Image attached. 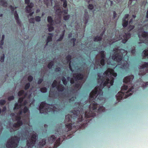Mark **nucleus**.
<instances>
[{
    "label": "nucleus",
    "instance_id": "nucleus-6",
    "mask_svg": "<svg viewBox=\"0 0 148 148\" xmlns=\"http://www.w3.org/2000/svg\"><path fill=\"white\" fill-rule=\"evenodd\" d=\"M47 103L45 102H42L39 106V110L41 113L44 114L45 113H47L48 112H50L49 110V107L47 108L46 106Z\"/></svg>",
    "mask_w": 148,
    "mask_h": 148
},
{
    "label": "nucleus",
    "instance_id": "nucleus-25",
    "mask_svg": "<svg viewBox=\"0 0 148 148\" xmlns=\"http://www.w3.org/2000/svg\"><path fill=\"white\" fill-rule=\"evenodd\" d=\"M102 38L101 36H97L94 37L93 40L95 42H98L101 40Z\"/></svg>",
    "mask_w": 148,
    "mask_h": 148
},
{
    "label": "nucleus",
    "instance_id": "nucleus-56",
    "mask_svg": "<svg viewBox=\"0 0 148 148\" xmlns=\"http://www.w3.org/2000/svg\"><path fill=\"white\" fill-rule=\"evenodd\" d=\"M42 79H39L38 81V84H40L43 81Z\"/></svg>",
    "mask_w": 148,
    "mask_h": 148
},
{
    "label": "nucleus",
    "instance_id": "nucleus-51",
    "mask_svg": "<svg viewBox=\"0 0 148 148\" xmlns=\"http://www.w3.org/2000/svg\"><path fill=\"white\" fill-rule=\"evenodd\" d=\"M88 8L90 10H92L93 8V6L92 4H89L88 6Z\"/></svg>",
    "mask_w": 148,
    "mask_h": 148
},
{
    "label": "nucleus",
    "instance_id": "nucleus-45",
    "mask_svg": "<svg viewBox=\"0 0 148 148\" xmlns=\"http://www.w3.org/2000/svg\"><path fill=\"white\" fill-rule=\"evenodd\" d=\"M5 58V55L4 54H2L0 58V61L1 62H3L4 61V60Z\"/></svg>",
    "mask_w": 148,
    "mask_h": 148
},
{
    "label": "nucleus",
    "instance_id": "nucleus-37",
    "mask_svg": "<svg viewBox=\"0 0 148 148\" xmlns=\"http://www.w3.org/2000/svg\"><path fill=\"white\" fill-rule=\"evenodd\" d=\"M134 27L135 26L134 25H130L128 27V29L129 32L131 31L134 28Z\"/></svg>",
    "mask_w": 148,
    "mask_h": 148
},
{
    "label": "nucleus",
    "instance_id": "nucleus-5",
    "mask_svg": "<svg viewBox=\"0 0 148 148\" xmlns=\"http://www.w3.org/2000/svg\"><path fill=\"white\" fill-rule=\"evenodd\" d=\"M123 54L122 53L114 52L112 56V59L117 62H120L123 59Z\"/></svg>",
    "mask_w": 148,
    "mask_h": 148
},
{
    "label": "nucleus",
    "instance_id": "nucleus-39",
    "mask_svg": "<svg viewBox=\"0 0 148 148\" xmlns=\"http://www.w3.org/2000/svg\"><path fill=\"white\" fill-rule=\"evenodd\" d=\"M15 18L16 20L18 19H19V16L18 15V14L17 13V12L15 10L14 11V13Z\"/></svg>",
    "mask_w": 148,
    "mask_h": 148
},
{
    "label": "nucleus",
    "instance_id": "nucleus-11",
    "mask_svg": "<svg viewBox=\"0 0 148 148\" xmlns=\"http://www.w3.org/2000/svg\"><path fill=\"white\" fill-rule=\"evenodd\" d=\"M66 59L67 62H70L69 63V68L71 71L72 72H73L74 70L72 68V65L71 64V56L70 55H68L66 57Z\"/></svg>",
    "mask_w": 148,
    "mask_h": 148
},
{
    "label": "nucleus",
    "instance_id": "nucleus-28",
    "mask_svg": "<svg viewBox=\"0 0 148 148\" xmlns=\"http://www.w3.org/2000/svg\"><path fill=\"white\" fill-rule=\"evenodd\" d=\"M22 105L21 104H19L17 103H16L14 105V110H15L16 109H19L20 108V107L22 106Z\"/></svg>",
    "mask_w": 148,
    "mask_h": 148
},
{
    "label": "nucleus",
    "instance_id": "nucleus-30",
    "mask_svg": "<svg viewBox=\"0 0 148 148\" xmlns=\"http://www.w3.org/2000/svg\"><path fill=\"white\" fill-rule=\"evenodd\" d=\"M54 65V62L53 61L50 62L48 63L47 65V67L49 69H51L52 68V66Z\"/></svg>",
    "mask_w": 148,
    "mask_h": 148
},
{
    "label": "nucleus",
    "instance_id": "nucleus-48",
    "mask_svg": "<svg viewBox=\"0 0 148 148\" xmlns=\"http://www.w3.org/2000/svg\"><path fill=\"white\" fill-rule=\"evenodd\" d=\"M17 123L19 127L22 125L23 124L22 121L21 120L18 121H17Z\"/></svg>",
    "mask_w": 148,
    "mask_h": 148
},
{
    "label": "nucleus",
    "instance_id": "nucleus-50",
    "mask_svg": "<svg viewBox=\"0 0 148 148\" xmlns=\"http://www.w3.org/2000/svg\"><path fill=\"white\" fill-rule=\"evenodd\" d=\"M148 85V82H146L145 83H143V88H145L147 87V86Z\"/></svg>",
    "mask_w": 148,
    "mask_h": 148
},
{
    "label": "nucleus",
    "instance_id": "nucleus-42",
    "mask_svg": "<svg viewBox=\"0 0 148 148\" xmlns=\"http://www.w3.org/2000/svg\"><path fill=\"white\" fill-rule=\"evenodd\" d=\"M40 91L41 92L45 93L47 91V88L46 87H42L40 88Z\"/></svg>",
    "mask_w": 148,
    "mask_h": 148
},
{
    "label": "nucleus",
    "instance_id": "nucleus-55",
    "mask_svg": "<svg viewBox=\"0 0 148 148\" xmlns=\"http://www.w3.org/2000/svg\"><path fill=\"white\" fill-rule=\"evenodd\" d=\"M76 99V97H72L70 99H69V100H70V102H73L74 100H75V99Z\"/></svg>",
    "mask_w": 148,
    "mask_h": 148
},
{
    "label": "nucleus",
    "instance_id": "nucleus-63",
    "mask_svg": "<svg viewBox=\"0 0 148 148\" xmlns=\"http://www.w3.org/2000/svg\"><path fill=\"white\" fill-rule=\"evenodd\" d=\"M23 112L22 110H20L19 112L18 113V116H21V115L22 114V112Z\"/></svg>",
    "mask_w": 148,
    "mask_h": 148
},
{
    "label": "nucleus",
    "instance_id": "nucleus-19",
    "mask_svg": "<svg viewBox=\"0 0 148 148\" xmlns=\"http://www.w3.org/2000/svg\"><path fill=\"white\" fill-rule=\"evenodd\" d=\"M65 34V30H64L62 33L60 35L59 38L57 40V41H61L63 39Z\"/></svg>",
    "mask_w": 148,
    "mask_h": 148
},
{
    "label": "nucleus",
    "instance_id": "nucleus-8",
    "mask_svg": "<svg viewBox=\"0 0 148 148\" xmlns=\"http://www.w3.org/2000/svg\"><path fill=\"white\" fill-rule=\"evenodd\" d=\"M148 67V62H145L142 65L140 66V70L139 73V75L142 76L145 75L146 73V70H145L144 68Z\"/></svg>",
    "mask_w": 148,
    "mask_h": 148
},
{
    "label": "nucleus",
    "instance_id": "nucleus-31",
    "mask_svg": "<svg viewBox=\"0 0 148 148\" xmlns=\"http://www.w3.org/2000/svg\"><path fill=\"white\" fill-rule=\"evenodd\" d=\"M52 25H50L49 24L47 26L48 27V30L49 32H51L54 29V27L52 26Z\"/></svg>",
    "mask_w": 148,
    "mask_h": 148
},
{
    "label": "nucleus",
    "instance_id": "nucleus-64",
    "mask_svg": "<svg viewBox=\"0 0 148 148\" xmlns=\"http://www.w3.org/2000/svg\"><path fill=\"white\" fill-rule=\"evenodd\" d=\"M113 18L114 19L116 17V13L115 11H114L113 12Z\"/></svg>",
    "mask_w": 148,
    "mask_h": 148
},
{
    "label": "nucleus",
    "instance_id": "nucleus-9",
    "mask_svg": "<svg viewBox=\"0 0 148 148\" xmlns=\"http://www.w3.org/2000/svg\"><path fill=\"white\" fill-rule=\"evenodd\" d=\"M84 75L80 73L74 74L73 75V77L74 79L75 82L78 80H82L84 77Z\"/></svg>",
    "mask_w": 148,
    "mask_h": 148
},
{
    "label": "nucleus",
    "instance_id": "nucleus-24",
    "mask_svg": "<svg viewBox=\"0 0 148 148\" xmlns=\"http://www.w3.org/2000/svg\"><path fill=\"white\" fill-rule=\"evenodd\" d=\"M99 54L100 55L101 58H105L106 56V53L104 51H101L99 53Z\"/></svg>",
    "mask_w": 148,
    "mask_h": 148
},
{
    "label": "nucleus",
    "instance_id": "nucleus-43",
    "mask_svg": "<svg viewBox=\"0 0 148 148\" xmlns=\"http://www.w3.org/2000/svg\"><path fill=\"white\" fill-rule=\"evenodd\" d=\"M76 40V39L75 38H73L71 39V42H73V46H74L75 45V42Z\"/></svg>",
    "mask_w": 148,
    "mask_h": 148
},
{
    "label": "nucleus",
    "instance_id": "nucleus-22",
    "mask_svg": "<svg viewBox=\"0 0 148 148\" xmlns=\"http://www.w3.org/2000/svg\"><path fill=\"white\" fill-rule=\"evenodd\" d=\"M73 86L75 88L78 89L81 87L80 84L79 82H77L75 83Z\"/></svg>",
    "mask_w": 148,
    "mask_h": 148
},
{
    "label": "nucleus",
    "instance_id": "nucleus-7",
    "mask_svg": "<svg viewBox=\"0 0 148 148\" xmlns=\"http://www.w3.org/2000/svg\"><path fill=\"white\" fill-rule=\"evenodd\" d=\"M129 58V57L128 56H124V60H123L121 62V65L122 69H126L128 68L129 66V64L128 63Z\"/></svg>",
    "mask_w": 148,
    "mask_h": 148
},
{
    "label": "nucleus",
    "instance_id": "nucleus-20",
    "mask_svg": "<svg viewBox=\"0 0 148 148\" xmlns=\"http://www.w3.org/2000/svg\"><path fill=\"white\" fill-rule=\"evenodd\" d=\"M142 36L144 38H147V41H148V33L145 31H143L142 32L141 34Z\"/></svg>",
    "mask_w": 148,
    "mask_h": 148
},
{
    "label": "nucleus",
    "instance_id": "nucleus-34",
    "mask_svg": "<svg viewBox=\"0 0 148 148\" xmlns=\"http://www.w3.org/2000/svg\"><path fill=\"white\" fill-rule=\"evenodd\" d=\"M30 86V84L29 82H27L25 85L24 87V89L25 90H27L29 89Z\"/></svg>",
    "mask_w": 148,
    "mask_h": 148
},
{
    "label": "nucleus",
    "instance_id": "nucleus-41",
    "mask_svg": "<svg viewBox=\"0 0 148 148\" xmlns=\"http://www.w3.org/2000/svg\"><path fill=\"white\" fill-rule=\"evenodd\" d=\"M25 97H21L18 99V102L20 103V104H22V103L23 102L24 99L25 98Z\"/></svg>",
    "mask_w": 148,
    "mask_h": 148
},
{
    "label": "nucleus",
    "instance_id": "nucleus-13",
    "mask_svg": "<svg viewBox=\"0 0 148 148\" xmlns=\"http://www.w3.org/2000/svg\"><path fill=\"white\" fill-rule=\"evenodd\" d=\"M89 18V15L88 14V12H85L84 15V18L83 19V20L85 24H86L88 23Z\"/></svg>",
    "mask_w": 148,
    "mask_h": 148
},
{
    "label": "nucleus",
    "instance_id": "nucleus-14",
    "mask_svg": "<svg viewBox=\"0 0 148 148\" xmlns=\"http://www.w3.org/2000/svg\"><path fill=\"white\" fill-rule=\"evenodd\" d=\"M48 34L50 35V36H48L47 39L46 40V45L47 46L48 45V43L52 40V37L53 36V34L49 33Z\"/></svg>",
    "mask_w": 148,
    "mask_h": 148
},
{
    "label": "nucleus",
    "instance_id": "nucleus-18",
    "mask_svg": "<svg viewBox=\"0 0 148 148\" xmlns=\"http://www.w3.org/2000/svg\"><path fill=\"white\" fill-rule=\"evenodd\" d=\"M23 94H24V97H25L27 95V92L25 93V91L23 90H21L18 93V95L19 97L21 96Z\"/></svg>",
    "mask_w": 148,
    "mask_h": 148
},
{
    "label": "nucleus",
    "instance_id": "nucleus-61",
    "mask_svg": "<svg viewBox=\"0 0 148 148\" xmlns=\"http://www.w3.org/2000/svg\"><path fill=\"white\" fill-rule=\"evenodd\" d=\"M56 23L57 24H60L61 23V21L60 20H56Z\"/></svg>",
    "mask_w": 148,
    "mask_h": 148
},
{
    "label": "nucleus",
    "instance_id": "nucleus-23",
    "mask_svg": "<svg viewBox=\"0 0 148 148\" xmlns=\"http://www.w3.org/2000/svg\"><path fill=\"white\" fill-rule=\"evenodd\" d=\"M0 3L1 5L4 7H7L8 3L5 0H0Z\"/></svg>",
    "mask_w": 148,
    "mask_h": 148
},
{
    "label": "nucleus",
    "instance_id": "nucleus-36",
    "mask_svg": "<svg viewBox=\"0 0 148 148\" xmlns=\"http://www.w3.org/2000/svg\"><path fill=\"white\" fill-rule=\"evenodd\" d=\"M57 82L56 80H55L53 81L51 85L52 88H54L57 86Z\"/></svg>",
    "mask_w": 148,
    "mask_h": 148
},
{
    "label": "nucleus",
    "instance_id": "nucleus-54",
    "mask_svg": "<svg viewBox=\"0 0 148 148\" xmlns=\"http://www.w3.org/2000/svg\"><path fill=\"white\" fill-rule=\"evenodd\" d=\"M50 95L51 97H55V94L53 92H51L50 93Z\"/></svg>",
    "mask_w": 148,
    "mask_h": 148
},
{
    "label": "nucleus",
    "instance_id": "nucleus-10",
    "mask_svg": "<svg viewBox=\"0 0 148 148\" xmlns=\"http://www.w3.org/2000/svg\"><path fill=\"white\" fill-rule=\"evenodd\" d=\"M131 36V34L130 33H125L123 36V39L122 40L123 43L125 44L130 37Z\"/></svg>",
    "mask_w": 148,
    "mask_h": 148
},
{
    "label": "nucleus",
    "instance_id": "nucleus-60",
    "mask_svg": "<svg viewBox=\"0 0 148 148\" xmlns=\"http://www.w3.org/2000/svg\"><path fill=\"white\" fill-rule=\"evenodd\" d=\"M16 20V22L19 25H20L21 24V22L19 19H18Z\"/></svg>",
    "mask_w": 148,
    "mask_h": 148
},
{
    "label": "nucleus",
    "instance_id": "nucleus-52",
    "mask_svg": "<svg viewBox=\"0 0 148 148\" xmlns=\"http://www.w3.org/2000/svg\"><path fill=\"white\" fill-rule=\"evenodd\" d=\"M16 117V121H20L21 120V116H15Z\"/></svg>",
    "mask_w": 148,
    "mask_h": 148
},
{
    "label": "nucleus",
    "instance_id": "nucleus-57",
    "mask_svg": "<svg viewBox=\"0 0 148 148\" xmlns=\"http://www.w3.org/2000/svg\"><path fill=\"white\" fill-rule=\"evenodd\" d=\"M70 81L71 84H74L75 80L73 78H71Z\"/></svg>",
    "mask_w": 148,
    "mask_h": 148
},
{
    "label": "nucleus",
    "instance_id": "nucleus-2",
    "mask_svg": "<svg viewBox=\"0 0 148 148\" xmlns=\"http://www.w3.org/2000/svg\"><path fill=\"white\" fill-rule=\"evenodd\" d=\"M103 75L104 76H102L100 75H98V82H100L101 83L99 86L95 87L90 93L89 100L90 104L89 105L87 103L84 104L88 105L89 109L93 112L97 110V106L99 105L97 111V114L105 111V109L103 106L105 100L103 97L102 90L103 88L108 89L113 85L114 78L112 76L116 77L117 74L113 69L108 68L103 73Z\"/></svg>",
    "mask_w": 148,
    "mask_h": 148
},
{
    "label": "nucleus",
    "instance_id": "nucleus-32",
    "mask_svg": "<svg viewBox=\"0 0 148 148\" xmlns=\"http://www.w3.org/2000/svg\"><path fill=\"white\" fill-rule=\"evenodd\" d=\"M130 52L132 54H135L136 52V47L135 46L133 47L132 49L130 50Z\"/></svg>",
    "mask_w": 148,
    "mask_h": 148
},
{
    "label": "nucleus",
    "instance_id": "nucleus-27",
    "mask_svg": "<svg viewBox=\"0 0 148 148\" xmlns=\"http://www.w3.org/2000/svg\"><path fill=\"white\" fill-rule=\"evenodd\" d=\"M43 1L44 4L47 6L50 5V4H52V0H50L49 2L48 0H44Z\"/></svg>",
    "mask_w": 148,
    "mask_h": 148
},
{
    "label": "nucleus",
    "instance_id": "nucleus-29",
    "mask_svg": "<svg viewBox=\"0 0 148 148\" xmlns=\"http://www.w3.org/2000/svg\"><path fill=\"white\" fill-rule=\"evenodd\" d=\"M143 53L144 54V57L148 58V50H145L143 51Z\"/></svg>",
    "mask_w": 148,
    "mask_h": 148
},
{
    "label": "nucleus",
    "instance_id": "nucleus-12",
    "mask_svg": "<svg viewBox=\"0 0 148 148\" xmlns=\"http://www.w3.org/2000/svg\"><path fill=\"white\" fill-rule=\"evenodd\" d=\"M34 6V4L33 3L31 2L29 3V5H27L25 8V10L26 12L27 13H30L31 11L32 8Z\"/></svg>",
    "mask_w": 148,
    "mask_h": 148
},
{
    "label": "nucleus",
    "instance_id": "nucleus-3",
    "mask_svg": "<svg viewBox=\"0 0 148 148\" xmlns=\"http://www.w3.org/2000/svg\"><path fill=\"white\" fill-rule=\"evenodd\" d=\"M134 77L133 75H131L124 77L123 82L128 85L123 86L121 87V91L119 92L116 95V99L118 101H120L123 98H127L134 92V88L132 84Z\"/></svg>",
    "mask_w": 148,
    "mask_h": 148
},
{
    "label": "nucleus",
    "instance_id": "nucleus-33",
    "mask_svg": "<svg viewBox=\"0 0 148 148\" xmlns=\"http://www.w3.org/2000/svg\"><path fill=\"white\" fill-rule=\"evenodd\" d=\"M29 108L28 107L25 106L23 108V112L24 114H25L27 112L29 111Z\"/></svg>",
    "mask_w": 148,
    "mask_h": 148
},
{
    "label": "nucleus",
    "instance_id": "nucleus-46",
    "mask_svg": "<svg viewBox=\"0 0 148 148\" xmlns=\"http://www.w3.org/2000/svg\"><path fill=\"white\" fill-rule=\"evenodd\" d=\"M33 77L31 75H29L27 77V79L29 82H32L33 79Z\"/></svg>",
    "mask_w": 148,
    "mask_h": 148
},
{
    "label": "nucleus",
    "instance_id": "nucleus-59",
    "mask_svg": "<svg viewBox=\"0 0 148 148\" xmlns=\"http://www.w3.org/2000/svg\"><path fill=\"white\" fill-rule=\"evenodd\" d=\"M9 8L11 10H15L16 9V7H14V6H12V5H10L9 6Z\"/></svg>",
    "mask_w": 148,
    "mask_h": 148
},
{
    "label": "nucleus",
    "instance_id": "nucleus-53",
    "mask_svg": "<svg viewBox=\"0 0 148 148\" xmlns=\"http://www.w3.org/2000/svg\"><path fill=\"white\" fill-rule=\"evenodd\" d=\"M25 3L27 5H29L30 2V0H25Z\"/></svg>",
    "mask_w": 148,
    "mask_h": 148
},
{
    "label": "nucleus",
    "instance_id": "nucleus-16",
    "mask_svg": "<svg viewBox=\"0 0 148 148\" xmlns=\"http://www.w3.org/2000/svg\"><path fill=\"white\" fill-rule=\"evenodd\" d=\"M57 137L54 135H52L48 138V140L49 143L51 144L53 143L56 139Z\"/></svg>",
    "mask_w": 148,
    "mask_h": 148
},
{
    "label": "nucleus",
    "instance_id": "nucleus-26",
    "mask_svg": "<svg viewBox=\"0 0 148 148\" xmlns=\"http://www.w3.org/2000/svg\"><path fill=\"white\" fill-rule=\"evenodd\" d=\"M128 21L125 19H123V20L122 25L124 27H127L128 24Z\"/></svg>",
    "mask_w": 148,
    "mask_h": 148
},
{
    "label": "nucleus",
    "instance_id": "nucleus-15",
    "mask_svg": "<svg viewBox=\"0 0 148 148\" xmlns=\"http://www.w3.org/2000/svg\"><path fill=\"white\" fill-rule=\"evenodd\" d=\"M56 88L59 92H63L65 90V87L62 84H60L59 86H57Z\"/></svg>",
    "mask_w": 148,
    "mask_h": 148
},
{
    "label": "nucleus",
    "instance_id": "nucleus-38",
    "mask_svg": "<svg viewBox=\"0 0 148 148\" xmlns=\"http://www.w3.org/2000/svg\"><path fill=\"white\" fill-rule=\"evenodd\" d=\"M62 2H63V7L64 8H66L67 6V1L66 0H64Z\"/></svg>",
    "mask_w": 148,
    "mask_h": 148
},
{
    "label": "nucleus",
    "instance_id": "nucleus-44",
    "mask_svg": "<svg viewBox=\"0 0 148 148\" xmlns=\"http://www.w3.org/2000/svg\"><path fill=\"white\" fill-rule=\"evenodd\" d=\"M6 103V101L5 100H0V105L1 106L4 105Z\"/></svg>",
    "mask_w": 148,
    "mask_h": 148
},
{
    "label": "nucleus",
    "instance_id": "nucleus-35",
    "mask_svg": "<svg viewBox=\"0 0 148 148\" xmlns=\"http://www.w3.org/2000/svg\"><path fill=\"white\" fill-rule=\"evenodd\" d=\"M70 15H64L63 17V19L65 21H66L69 19L70 18Z\"/></svg>",
    "mask_w": 148,
    "mask_h": 148
},
{
    "label": "nucleus",
    "instance_id": "nucleus-40",
    "mask_svg": "<svg viewBox=\"0 0 148 148\" xmlns=\"http://www.w3.org/2000/svg\"><path fill=\"white\" fill-rule=\"evenodd\" d=\"M35 20L37 22H39L41 21V17L39 16H36L35 17Z\"/></svg>",
    "mask_w": 148,
    "mask_h": 148
},
{
    "label": "nucleus",
    "instance_id": "nucleus-4",
    "mask_svg": "<svg viewBox=\"0 0 148 148\" xmlns=\"http://www.w3.org/2000/svg\"><path fill=\"white\" fill-rule=\"evenodd\" d=\"M20 140V137L17 136L12 137L7 142L6 147L7 148H16L18 145Z\"/></svg>",
    "mask_w": 148,
    "mask_h": 148
},
{
    "label": "nucleus",
    "instance_id": "nucleus-49",
    "mask_svg": "<svg viewBox=\"0 0 148 148\" xmlns=\"http://www.w3.org/2000/svg\"><path fill=\"white\" fill-rule=\"evenodd\" d=\"M34 18H31L30 19H29V22L30 23H34Z\"/></svg>",
    "mask_w": 148,
    "mask_h": 148
},
{
    "label": "nucleus",
    "instance_id": "nucleus-17",
    "mask_svg": "<svg viewBox=\"0 0 148 148\" xmlns=\"http://www.w3.org/2000/svg\"><path fill=\"white\" fill-rule=\"evenodd\" d=\"M101 60L100 61V64L99 63V62L96 61V64L97 66H101V65L102 66H104L105 64V58H101Z\"/></svg>",
    "mask_w": 148,
    "mask_h": 148
},
{
    "label": "nucleus",
    "instance_id": "nucleus-58",
    "mask_svg": "<svg viewBox=\"0 0 148 148\" xmlns=\"http://www.w3.org/2000/svg\"><path fill=\"white\" fill-rule=\"evenodd\" d=\"M61 70V68L60 67L56 68L55 69V71L56 72H59Z\"/></svg>",
    "mask_w": 148,
    "mask_h": 148
},
{
    "label": "nucleus",
    "instance_id": "nucleus-21",
    "mask_svg": "<svg viewBox=\"0 0 148 148\" xmlns=\"http://www.w3.org/2000/svg\"><path fill=\"white\" fill-rule=\"evenodd\" d=\"M47 20L48 22L50 23V25H53V20L51 16H49L47 17Z\"/></svg>",
    "mask_w": 148,
    "mask_h": 148
},
{
    "label": "nucleus",
    "instance_id": "nucleus-62",
    "mask_svg": "<svg viewBox=\"0 0 148 148\" xmlns=\"http://www.w3.org/2000/svg\"><path fill=\"white\" fill-rule=\"evenodd\" d=\"M13 127H19L17 123L14 124L13 125Z\"/></svg>",
    "mask_w": 148,
    "mask_h": 148
},
{
    "label": "nucleus",
    "instance_id": "nucleus-1",
    "mask_svg": "<svg viewBox=\"0 0 148 148\" xmlns=\"http://www.w3.org/2000/svg\"><path fill=\"white\" fill-rule=\"evenodd\" d=\"M86 104H83L80 102H76L75 103V108L72 110L73 114L71 115L68 114L65 116L64 120L66 124L65 127L62 130V127H60L56 131L55 134L60 136L56 140L54 144V148H57L60 144L66 138V135L69 131L71 130L72 127L75 128L76 130L79 129H84L88 125V123H83L84 120L83 117L86 121H88V118L94 117L96 116V113L93 112L88 108V105Z\"/></svg>",
    "mask_w": 148,
    "mask_h": 148
},
{
    "label": "nucleus",
    "instance_id": "nucleus-47",
    "mask_svg": "<svg viewBox=\"0 0 148 148\" xmlns=\"http://www.w3.org/2000/svg\"><path fill=\"white\" fill-rule=\"evenodd\" d=\"M14 97L13 96H10L8 98V100L11 101L14 99Z\"/></svg>",
    "mask_w": 148,
    "mask_h": 148
}]
</instances>
